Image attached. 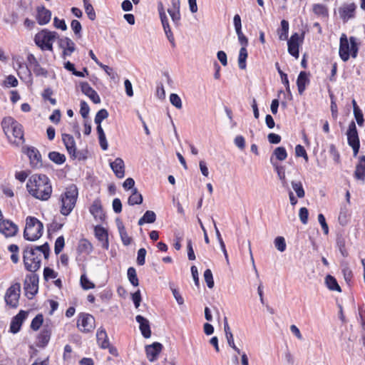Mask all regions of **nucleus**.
Wrapping results in <instances>:
<instances>
[{
  "label": "nucleus",
  "instance_id": "nucleus-1",
  "mask_svg": "<svg viewBox=\"0 0 365 365\" xmlns=\"http://www.w3.org/2000/svg\"><path fill=\"white\" fill-rule=\"evenodd\" d=\"M29 193L34 198L41 201L48 200L52 194V186L46 175H33L26 184Z\"/></svg>",
  "mask_w": 365,
  "mask_h": 365
},
{
  "label": "nucleus",
  "instance_id": "nucleus-2",
  "mask_svg": "<svg viewBox=\"0 0 365 365\" xmlns=\"http://www.w3.org/2000/svg\"><path fill=\"white\" fill-rule=\"evenodd\" d=\"M49 252L50 248L47 242L35 247H27L24 251V262L26 269L32 272L38 270L41 267V255H43L45 259H48Z\"/></svg>",
  "mask_w": 365,
  "mask_h": 365
},
{
  "label": "nucleus",
  "instance_id": "nucleus-3",
  "mask_svg": "<svg viewBox=\"0 0 365 365\" xmlns=\"http://www.w3.org/2000/svg\"><path fill=\"white\" fill-rule=\"evenodd\" d=\"M1 125L5 135L11 142L16 145L24 142L23 127L14 118L12 117L4 118Z\"/></svg>",
  "mask_w": 365,
  "mask_h": 365
},
{
  "label": "nucleus",
  "instance_id": "nucleus-4",
  "mask_svg": "<svg viewBox=\"0 0 365 365\" xmlns=\"http://www.w3.org/2000/svg\"><path fill=\"white\" fill-rule=\"evenodd\" d=\"M358 50L359 47L356 38L351 36L349 39H348L345 34L341 35L339 54L343 61H347L350 56L353 58H356L357 56Z\"/></svg>",
  "mask_w": 365,
  "mask_h": 365
},
{
  "label": "nucleus",
  "instance_id": "nucleus-5",
  "mask_svg": "<svg viewBox=\"0 0 365 365\" xmlns=\"http://www.w3.org/2000/svg\"><path fill=\"white\" fill-rule=\"evenodd\" d=\"M78 191L76 185H71L61 195V210L63 215H68L76 206Z\"/></svg>",
  "mask_w": 365,
  "mask_h": 365
},
{
  "label": "nucleus",
  "instance_id": "nucleus-6",
  "mask_svg": "<svg viewBox=\"0 0 365 365\" xmlns=\"http://www.w3.org/2000/svg\"><path fill=\"white\" fill-rule=\"evenodd\" d=\"M43 228V224L38 220L34 217H28L24 237L29 241H35L42 235Z\"/></svg>",
  "mask_w": 365,
  "mask_h": 365
},
{
  "label": "nucleus",
  "instance_id": "nucleus-7",
  "mask_svg": "<svg viewBox=\"0 0 365 365\" xmlns=\"http://www.w3.org/2000/svg\"><path fill=\"white\" fill-rule=\"evenodd\" d=\"M58 38L56 32L43 29L36 34L34 41L42 51H52L53 43Z\"/></svg>",
  "mask_w": 365,
  "mask_h": 365
},
{
  "label": "nucleus",
  "instance_id": "nucleus-8",
  "mask_svg": "<svg viewBox=\"0 0 365 365\" xmlns=\"http://www.w3.org/2000/svg\"><path fill=\"white\" fill-rule=\"evenodd\" d=\"M20 291L21 285L19 283H15L8 288L4 297L7 305L13 308H16L18 306Z\"/></svg>",
  "mask_w": 365,
  "mask_h": 365
},
{
  "label": "nucleus",
  "instance_id": "nucleus-9",
  "mask_svg": "<svg viewBox=\"0 0 365 365\" xmlns=\"http://www.w3.org/2000/svg\"><path fill=\"white\" fill-rule=\"evenodd\" d=\"M77 326L84 332H89L95 328V319L89 314L82 313L79 315Z\"/></svg>",
  "mask_w": 365,
  "mask_h": 365
},
{
  "label": "nucleus",
  "instance_id": "nucleus-10",
  "mask_svg": "<svg viewBox=\"0 0 365 365\" xmlns=\"http://www.w3.org/2000/svg\"><path fill=\"white\" fill-rule=\"evenodd\" d=\"M38 279L35 274L26 276L24 280V289L26 295L32 298L38 292Z\"/></svg>",
  "mask_w": 365,
  "mask_h": 365
},
{
  "label": "nucleus",
  "instance_id": "nucleus-11",
  "mask_svg": "<svg viewBox=\"0 0 365 365\" xmlns=\"http://www.w3.org/2000/svg\"><path fill=\"white\" fill-rule=\"evenodd\" d=\"M356 5L354 3L344 4L338 9V13L340 19L344 22H347L349 19L354 18Z\"/></svg>",
  "mask_w": 365,
  "mask_h": 365
},
{
  "label": "nucleus",
  "instance_id": "nucleus-12",
  "mask_svg": "<svg viewBox=\"0 0 365 365\" xmlns=\"http://www.w3.org/2000/svg\"><path fill=\"white\" fill-rule=\"evenodd\" d=\"M158 10H159L160 21H161L164 31L166 34V36H167L168 41L172 43V45L173 46H175V38H174L173 32L171 31L170 25L168 24V19L165 14V12L164 11L162 4H160V5L159 6Z\"/></svg>",
  "mask_w": 365,
  "mask_h": 365
},
{
  "label": "nucleus",
  "instance_id": "nucleus-13",
  "mask_svg": "<svg viewBox=\"0 0 365 365\" xmlns=\"http://www.w3.org/2000/svg\"><path fill=\"white\" fill-rule=\"evenodd\" d=\"M302 38L297 33H294L287 41L288 52L296 58H299V46Z\"/></svg>",
  "mask_w": 365,
  "mask_h": 365
},
{
  "label": "nucleus",
  "instance_id": "nucleus-14",
  "mask_svg": "<svg viewBox=\"0 0 365 365\" xmlns=\"http://www.w3.org/2000/svg\"><path fill=\"white\" fill-rule=\"evenodd\" d=\"M51 332L52 326L46 322L45 324H43V329L38 336L36 345L38 347H45L51 339Z\"/></svg>",
  "mask_w": 365,
  "mask_h": 365
},
{
  "label": "nucleus",
  "instance_id": "nucleus-15",
  "mask_svg": "<svg viewBox=\"0 0 365 365\" xmlns=\"http://www.w3.org/2000/svg\"><path fill=\"white\" fill-rule=\"evenodd\" d=\"M18 232V227L10 220H2L0 222V232L5 237H9L16 235Z\"/></svg>",
  "mask_w": 365,
  "mask_h": 365
},
{
  "label": "nucleus",
  "instance_id": "nucleus-16",
  "mask_svg": "<svg viewBox=\"0 0 365 365\" xmlns=\"http://www.w3.org/2000/svg\"><path fill=\"white\" fill-rule=\"evenodd\" d=\"M58 38V46L63 49V56L64 57L69 56L75 51L74 42L68 37H62Z\"/></svg>",
  "mask_w": 365,
  "mask_h": 365
},
{
  "label": "nucleus",
  "instance_id": "nucleus-17",
  "mask_svg": "<svg viewBox=\"0 0 365 365\" xmlns=\"http://www.w3.org/2000/svg\"><path fill=\"white\" fill-rule=\"evenodd\" d=\"M27 315V312L21 310L18 314L14 317L10 324V331L14 334L19 332Z\"/></svg>",
  "mask_w": 365,
  "mask_h": 365
},
{
  "label": "nucleus",
  "instance_id": "nucleus-18",
  "mask_svg": "<svg viewBox=\"0 0 365 365\" xmlns=\"http://www.w3.org/2000/svg\"><path fill=\"white\" fill-rule=\"evenodd\" d=\"M80 87L82 93L87 96L94 103L98 104L101 103L100 96L87 82H81Z\"/></svg>",
  "mask_w": 365,
  "mask_h": 365
},
{
  "label": "nucleus",
  "instance_id": "nucleus-19",
  "mask_svg": "<svg viewBox=\"0 0 365 365\" xmlns=\"http://www.w3.org/2000/svg\"><path fill=\"white\" fill-rule=\"evenodd\" d=\"M171 7L168 9V12L170 14L173 22L178 26L180 21V0H171Z\"/></svg>",
  "mask_w": 365,
  "mask_h": 365
},
{
  "label": "nucleus",
  "instance_id": "nucleus-20",
  "mask_svg": "<svg viewBox=\"0 0 365 365\" xmlns=\"http://www.w3.org/2000/svg\"><path fill=\"white\" fill-rule=\"evenodd\" d=\"M163 345L159 342H154L150 345L145 346L147 357L150 361H154L157 359L159 354L162 351Z\"/></svg>",
  "mask_w": 365,
  "mask_h": 365
},
{
  "label": "nucleus",
  "instance_id": "nucleus-21",
  "mask_svg": "<svg viewBox=\"0 0 365 365\" xmlns=\"http://www.w3.org/2000/svg\"><path fill=\"white\" fill-rule=\"evenodd\" d=\"M26 154L33 168H40L42 166L41 155L36 148L34 147L28 148Z\"/></svg>",
  "mask_w": 365,
  "mask_h": 365
},
{
  "label": "nucleus",
  "instance_id": "nucleus-22",
  "mask_svg": "<svg viewBox=\"0 0 365 365\" xmlns=\"http://www.w3.org/2000/svg\"><path fill=\"white\" fill-rule=\"evenodd\" d=\"M62 140L64 143V145L68 153V154L73 158H76V142L73 137L69 134H63L62 135Z\"/></svg>",
  "mask_w": 365,
  "mask_h": 365
},
{
  "label": "nucleus",
  "instance_id": "nucleus-23",
  "mask_svg": "<svg viewBox=\"0 0 365 365\" xmlns=\"http://www.w3.org/2000/svg\"><path fill=\"white\" fill-rule=\"evenodd\" d=\"M110 166L118 178H123L125 176V164L121 158H117L110 162Z\"/></svg>",
  "mask_w": 365,
  "mask_h": 365
},
{
  "label": "nucleus",
  "instance_id": "nucleus-24",
  "mask_svg": "<svg viewBox=\"0 0 365 365\" xmlns=\"http://www.w3.org/2000/svg\"><path fill=\"white\" fill-rule=\"evenodd\" d=\"M346 135L348 144L350 146L352 145L360 144L357 129L354 121L350 123Z\"/></svg>",
  "mask_w": 365,
  "mask_h": 365
},
{
  "label": "nucleus",
  "instance_id": "nucleus-25",
  "mask_svg": "<svg viewBox=\"0 0 365 365\" xmlns=\"http://www.w3.org/2000/svg\"><path fill=\"white\" fill-rule=\"evenodd\" d=\"M135 319L137 322L139 323V327L142 333V335L145 338H150L151 336V331L150 328L149 321L141 315L136 316Z\"/></svg>",
  "mask_w": 365,
  "mask_h": 365
},
{
  "label": "nucleus",
  "instance_id": "nucleus-26",
  "mask_svg": "<svg viewBox=\"0 0 365 365\" xmlns=\"http://www.w3.org/2000/svg\"><path fill=\"white\" fill-rule=\"evenodd\" d=\"M90 212L96 220H102L104 218L101 202L99 199H96L93 202L90 207Z\"/></svg>",
  "mask_w": 365,
  "mask_h": 365
},
{
  "label": "nucleus",
  "instance_id": "nucleus-27",
  "mask_svg": "<svg viewBox=\"0 0 365 365\" xmlns=\"http://www.w3.org/2000/svg\"><path fill=\"white\" fill-rule=\"evenodd\" d=\"M51 18V12L45 7H38L37 9V21L40 25L48 24Z\"/></svg>",
  "mask_w": 365,
  "mask_h": 365
},
{
  "label": "nucleus",
  "instance_id": "nucleus-28",
  "mask_svg": "<svg viewBox=\"0 0 365 365\" xmlns=\"http://www.w3.org/2000/svg\"><path fill=\"white\" fill-rule=\"evenodd\" d=\"M96 339H97L98 344L102 349H106L107 347H109L110 343L108 341L107 333L103 327H101L97 330Z\"/></svg>",
  "mask_w": 365,
  "mask_h": 365
},
{
  "label": "nucleus",
  "instance_id": "nucleus-29",
  "mask_svg": "<svg viewBox=\"0 0 365 365\" xmlns=\"http://www.w3.org/2000/svg\"><path fill=\"white\" fill-rule=\"evenodd\" d=\"M309 83L308 75L305 71H301L297 79L298 92L302 95L306 89V86Z\"/></svg>",
  "mask_w": 365,
  "mask_h": 365
},
{
  "label": "nucleus",
  "instance_id": "nucleus-30",
  "mask_svg": "<svg viewBox=\"0 0 365 365\" xmlns=\"http://www.w3.org/2000/svg\"><path fill=\"white\" fill-rule=\"evenodd\" d=\"M354 176L356 179L364 180L365 179V156H361L359 158V163L356 167Z\"/></svg>",
  "mask_w": 365,
  "mask_h": 365
},
{
  "label": "nucleus",
  "instance_id": "nucleus-31",
  "mask_svg": "<svg viewBox=\"0 0 365 365\" xmlns=\"http://www.w3.org/2000/svg\"><path fill=\"white\" fill-rule=\"evenodd\" d=\"M95 235L96 237L103 242V247L105 249L108 248V234L106 230L101 227H96L95 228Z\"/></svg>",
  "mask_w": 365,
  "mask_h": 365
},
{
  "label": "nucleus",
  "instance_id": "nucleus-32",
  "mask_svg": "<svg viewBox=\"0 0 365 365\" xmlns=\"http://www.w3.org/2000/svg\"><path fill=\"white\" fill-rule=\"evenodd\" d=\"M128 202L130 205H140L143 202V196L136 188L132 190V194L128 197Z\"/></svg>",
  "mask_w": 365,
  "mask_h": 365
},
{
  "label": "nucleus",
  "instance_id": "nucleus-33",
  "mask_svg": "<svg viewBox=\"0 0 365 365\" xmlns=\"http://www.w3.org/2000/svg\"><path fill=\"white\" fill-rule=\"evenodd\" d=\"M289 23L286 20L281 21V28L278 29L277 34L280 41H285L288 38Z\"/></svg>",
  "mask_w": 365,
  "mask_h": 365
},
{
  "label": "nucleus",
  "instance_id": "nucleus-34",
  "mask_svg": "<svg viewBox=\"0 0 365 365\" xmlns=\"http://www.w3.org/2000/svg\"><path fill=\"white\" fill-rule=\"evenodd\" d=\"M350 219V212L346 207H342L341 208L338 221L342 226H345L348 224Z\"/></svg>",
  "mask_w": 365,
  "mask_h": 365
},
{
  "label": "nucleus",
  "instance_id": "nucleus-35",
  "mask_svg": "<svg viewBox=\"0 0 365 365\" xmlns=\"http://www.w3.org/2000/svg\"><path fill=\"white\" fill-rule=\"evenodd\" d=\"M156 220L155 213L153 211L148 210L143 216L138 220V225H142L144 223H153Z\"/></svg>",
  "mask_w": 365,
  "mask_h": 365
},
{
  "label": "nucleus",
  "instance_id": "nucleus-36",
  "mask_svg": "<svg viewBox=\"0 0 365 365\" xmlns=\"http://www.w3.org/2000/svg\"><path fill=\"white\" fill-rule=\"evenodd\" d=\"M325 283L330 290L337 291L339 292L341 291V287L338 284L336 279L331 275L329 274L326 277Z\"/></svg>",
  "mask_w": 365,
  "mask_h": 365
},
{
  "label": "nucleus",
  "instance_id": "nucleus-37",
  "mask_svg": "<svg viewBox=\"0 0 365 365\" xmlns=\"http://www.w3.org/2000/svg\"><path fill=\"white\" fill-rule=\"evenodd\" d=\"M48 158L52 162L58 165H61L66 161L65 155L56 151L50 152Z\"/></svg>",
  "mask_w": 365,
  "mask_h": 365
},
{
  "label": "nucleus",
  "instance_id": "nucleus-38",
  "mask_svg": "<svg viewBox=\"0 0 365 365\" xmlns=\"http://www.w3.org/2000/svg\"><path fill=\"white\" fill-rule=\"evenodd\" d=\"M96 129L98 135L100 145L103 150H106L108 149V145L106 138L105 133L101 126H97Z\"/></svg>",
  "mask_w": 365,
  "mask_h": 365
},
{
  "label": "nucleus",
  "instance_id": "nucleus-39",
  "mask_svg": "<svg viewBox=\"0 0 365 365\" xmlns=\"http://www.w3.org/2000/svg\"><path fill=\"white\" fill-rule=\"evenodd\" d=\"M118 231L123 244L125 246L129 245L131 242V238L128 236L125 227L122 224L118 225Z\"/></svg>",
  "mask_w": 365,
  "mask_h": 365
},
{
  "label": "nucleus",
  "instance_id": "nucleus-40",
  "mask_svg": "<svg viewBox=\"0 0 365 365\" xmlns=\"http://www.w3.org/2000/svg\"><path fill=\"white\" fill-rule=\"evenodd\" d=\"M247 51L246 48L242 47L240 50L238 57V65L240 69L246 68V59L247 58Z\"/></svg>",
  "mask_w": 365,
  "mask_h": 365
},
{
  "label": "nucleus",
  "instance_id": "nucleus-41",
  "mask_svg": "<svg viewBox=\"0 0 365 365\" xmlns=\"http://www.w3.org/2000/svg\"><path fill=\"white\" fill-rule=\"evenodd\" d=\"M270 162L272 164V165L274 168V170H276L278 178L280 180L284 182L285 181V173L284 167L282 165H278L277 163L274 162L273 157H271Z\"/></svg>",
  "mask_w": 365,
  "mask_h": 365
},
{
  "label": "nucleus",
  "instance_id": "nucleus-42",
  "mask_svg": "<svg viewBox=\"0 0 365 365\" xmlns=\"http://www.w3.org/2000/svg\"><path fill=\"white\" fill-rule=\"evenodd\" d=\"M83 2L84 9L88 17L90 20L93 21L96 19V12L93 6L89 3L88 0H85Z\"/></svg>",
  "mask_w": 365,
  "mask_h": 365
},
{
  "label": "nucleus",
  "instance_id": "nucleus-43",
  "mask_svg": "<svg viewBox=\"0 0 365 365\" xmlns=\"http://www.w3.org/2000/svg\"><path fill=\"white\" fill-rule=\"evenodd\" d=\"M292 187L293 190L295 191L297 195L299 198H302L305 195L304 190L302 187V184L301 182L292 181Z\"/></svg>",
  "mask_w": 365,
  "mask_h": 365
},
{
  "label": "nucleus",
  "instance_id": "nucleus-44",
  "mask_svg": "<svg viewBox=\"0 0 365 365\" xmlns=\"http://www.w3.org/2000/svg\"><path fill=\"white\" fill-rule=\"evenodd\" d=\"M43 322V317L42 314H37L32 320L31 323V329L34 331L39 329Z\"/></svg>",
  "mask_w": 365,
  "mask_h": 365
},
{
  "label": "nucleus",
  "instance_id": "nucleus-45",
  "mask_svg": "<svg viewBox=\"0 0 365 365\" xmlns=\"http://www.w3.org/2000/svg\"><path fill=\"white\" fill-rule=\"evenodd\" d=\"M128 278L130 282L135 287L138 286L139 282L137 277L135 269L133 267H129L128 269Z\"/></svg>",
  "mask_w": 365,
  "mask_h": 365
},
{
  "label": "nucleus",
  "instance_id": "nucleus-46",
  "mask_svg": "<svg viewBox=\"0 0 365 365\" xmlns=\"http://www.w3.org/2000/svg\"><path fill=\"white\" fill-rule=\"evenodd\" d=\"M273 155L280 161L284 160L287 157L286 149L284 147H277L273 152Z\"/></svg>",
  "mask_w": 365,
  "mask_h": 365
},
{
  "label": "nucleus",
  "instance_id": "nucleus-47",
  "mask_svg": "<svg viewBox=\"0 0 365 365\" xmlns=\"http://www.w3.org/2000/svg\"><path fill=\"white\" fill-rule=\"evenodd\" d=\"M108 113L106 109H101L96 115L94 121L97 126H101V122L107 118Z\"/></svg>",
  "mask_w": 365,
  "mask_h": 365
},
{
  "label": "nucleus",
  "instance_id": "nucleus-48",
  "mask_svg": "<svg viewBox=\"0 0 365 365\" xmlns=\"http://www.w3.org/2000/svg\"><path fill=\"white\" fill-rule=\"evenodd\" d=\"M78 250L81 252H86L88 254L91 252L93 247L90 242L86 240H82L80 241Z\"/></svg>",
  "mask_w": 365,
  "mask_h": 365
},
{
  "label": "nucleus",
  "instance_id": "nucleus-49",
  "mask_svg": "<svg viewBox=\"0 0 365 365\" xmlns=\"http://www.w3.org/2000/svg\"><path fill=\"white\" fill-rule=\"evenodd\" d=\"M275 67L279 73V74L280 75V77H281V79H282V82L283 84H284L285 87H286V90L288 91V92H290V88H289V80H288V78H287V75L286 73H284L281 69H280V67H279V65L278 63H275Z\"/></svg>",
  "mask_w": 365,
  "mask_h": 365
},
{
  "label": "nucleus",
  "instance_id": "nucleus-50",
  "mask_svg": "<svg viewBox=\"0 0 365 365\" xmlns=\"http://www.w3.org/2000/svg\"><path fill=\"white\" fill-rule=\"evenodd\" d=\"M274 244L275 247L279 251V252H284L286 250L287 245L285 240L283 237H277L274 239Z\"/></svg>",
  "mask_w": 365,
  "mask_h": 365
},
{
  "label": "nucleus",
  "instance_id": "nucleus-51",
  "mask_svg": "<svg viewBox=\"0 0 365 365\" xmlns=\"http://www.w3.org/2000/svg\"><path fill=\"white\" fill-rule=\"evenodd\" d=\"M313 11L314 12L315 14L322 16H327L328 15V10L327 7L319 4L314 5Z\"/></svg>",
  "mask_w": 365,
  "mask_h": 365
},
{
  "label": "nucleus",
  "instance_id": "nucleus-52",
  "mask_svg": "<svg viewBox=\"0 0 365 365\" xmlns=\"http://www.w3.org/2000/svg\"><path fill=\"white\" fill-rule=\"evenodd\" d=\"M170 101L173 106H174L178 109H181L182 107V103L181 98L179 97L178 94L172 93L170 96Z\"/></svg>",
  "mask_w": 365,
  "mask_h": 365
},
{
  "label": "nucleus",
  "instance_id": "nucleus-53",
  "mask_svg": "<svg viewBox=\"0 0 365 365\" xmlns=\"http://www.w3.org/2000/svg\"><path fill=\"white\" fill-rule=\"evenodd\" d=\"M204 279L209 288L211 289L214 287L212 273L210 269H207L205 271Z\"/></svg>",
  "mask_w": 365,
  "mask_h": 365
},
{
  "label": "nucleus",
  "instance_id": "nucleus-54",
  "mask_svg": "<svg viewBox=\"0 0 365 365\" xmlns=\"http://www.w3.org/2000/svg\"><path fill=\"white\" fill-rule=\"evenodd\" d=\"M81 284L82 287L86 290L95 287V284L91 282L85 274H82L81 277Z\"/></svg>",
  "mask_w": 365,
  "mask_h": 365
},
{
  "label": "nucleus",
  "instance_id": "nucleus-55",
  "mask_svg": "<svg viewBox=\"0 0 365 365\" xmlns=\"http://www.w3.org/2000/svg\"><path fill=\"white\" fill-rule=\"evenodd\" d=\"M65 245L64 238L63 236L58 237L56 242L54 246V252L56 255H58L63 250Z\"/></svg>",
  "mask_w": 365,
  "mask_h": 365
},
{
  "label": "nucleus",
  "instance_id": "nucleus-56",
  "mask_svg": "<svg viewBox=\"0 0 365 365\" xmlns=\"http://www.w3.org/2000/svg\"><path fill=\"white\" fill-rule=\"evenodd\" d=\"M53 95V91L50 88H47L44 89L42 97L44 100H48L52 105H56V100L55 98H51Z\"/></svg>",
  "mask_w": 365,
  "mask_h": 365
},
{
  "label": "nucleus",
  "instance_id": "nucleus-57",
  "mask_svg": "<svg viewBox=\"0 0 365 365\" xmlns=\"http://www.w3.org/2000/svg\"><path fill=\"white\" fill-rule=\"evenodd\" d=\"M33 72L36 76H43L46 78L48 76V71L44 68L41 67L40 63L38 65H36L35 67L32 68Z\"/></svg>",
  "mask_w": 365,
  "mask_h": 365
},
{
  "label": "nucleus",
  "instance_id": "nucleus-58",
  "mask_svg": "<svg viewBox=\"0 0 365 365\" xmlns=\"http://www.w3.org/2000/svg\"><path fill=\"white\" fill-rule=\"evenodd\" d=\"M330 96V98H331V106H330V108H331V116L332 118L336 120L338 117V108H337V106H336V103L334 101V95L332 93H331L329 95Z\"/></svg>",
  "mask_w": 365,
  "mask_h": 365
},
{
  "label": "nucleus",
  "instance_id": "nucleus-59",
  "mask_svg": "<svg viewBox=\"0 0 365 365\" xmlns=\"http://www.w3.org/2000/svg\"><path fill=\"white\" fill-rule=\"evenodd\" d=\"M146 250L145 248H140L138 251V256H137V263L138 264L142 266L145 262V255H146Z\"/></svg>",
  "mask_w": 365,
  "mask_h": 365
},
{
  "label": "nucleus",
  "instance_id": "nucleus-60",
  "mask_svg": "<svg viewBox=\"0 0 365 365\" xmlns=\"http://www.w3.org/2000/svg\"><path fill=\"white\" fill-rule=\"evenodd\" d=\"M71 26L74 34L78 37L81 36V31L82 29V26L81 23L78 20H73L71 24Z\"/></svg>",
  "mask_w": 365,
  "mask_h": 365
},
{
  "label": "nucleus",
  "instance_id": "nucleus-61",
  "mask_svg": "<svg viewBox=\"0 0 365 365\" xmlns=\"http://www.w3.org/2000/svg\"><path fill=\"white\" fill-rule=\"evenodd\" d=\"M309 212L306 207H301L299 212V217L301 222L306 225L308 221Z\"/></svg>",
  "mask_w": 365,
  "mask_h": 365
},
{
  "label": "nucleus",
  "instance_id": "nucleus-62",
  "mask_svg": "<svg viewBox=\"0 0 365 365\" xmlns=\"http://www.w3.org/2000/svg\"><path fill=\"white\" fill-rule=\"evenodd\" d=\"M295 153L297 157H303L306 161L308 160V155L304 148L301 145L295 147Z\"/></svg>",
  "mask_w": 365,
  "mask_h": 365
},
{
  "label": "nucleus",
  "instance_id": "nucleus-63",
  "mask_svg": "<svg viewBox=\"0 0 365 365\" xmlns=\"http://www.w3.org/2000/svg\"><path fill=\"white\" fill-rule=\"evenodd\" d=\"M4 84L6 87H16L18 86V81L13 75H9L6 77Z\"/></svg>",
  "mask_w": 365,
  "mask_h": 365
},
{
  "label": "nucleus",
  "instance_id": "nucleus-64",
  "mask_svg": "<svg viewBox=\"0 0 365 365\" xmlns=\"http://www.w3.org/2000/svg\"><path fill=\"white\" fill-rule=\"evenodd\" d=\"M43 277L46 280L55 279L57 277V273L53 269L46 267L43 270Z\"/></svg>",
  "mask_w": 365,
  "mask_h": 365
}]
</instances>
